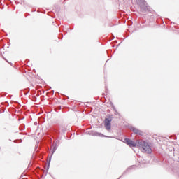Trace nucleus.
Segmentation results:
<instances>
[{
    "instance_id": "obj_5",
    "label": "nucleus",
    "mask_w": 179,
    "mask_h": 179,
    "mask_svg": "<svg viewBox=\"0 0 179 179\" xmlns=\"http://www.w3.org/2000/svg\"><path fill=\"white\" fill-rule=\"evenodd\" d=\"M131 131H133L134 134H136V135H142V131L135 127H132Z\"/></svg>"
},
{
    "instance_id": "obj_3",
    "label": "nucleus",
    "mask_w": 179,
    "mask_h": 179,
    "mask_svg": "<svg viewBox=\"0 0 179 179\" xmlns=\"http://www.w3.org/2000/svg\"><path fill=\"white\" fill-rule=\"evenodd\" d=\"M124 143H127V145H128V146H129L130 148L136 147V143H135V141H133L129 138H124Z\"/></svg>"
},
{
    "instance_id": "obj_6",
    "label": "nucleus",
    "mask_w": 179,
    "mask_h": 179,
    "mask_svg": "<svg viewBox=\"0 0 179 179\" xmlns=\"http://www.w3.org/2000/svg\"><path fill=\"white\" fill-rule=\"evenodd\" d=\"M92 135H93L94 136H100L101 138L104 137V135H103V134L99 133V132H97V131H94V132L92 134Z\"/></svg>"
},
{
    "instance_id": "obj_7",
    "label": "nucleus",
    "mask_w": 179,
    "mask_h": 179,
    "mask_svg": "<svg viewBox=\"0 0 179 179\" xmlns=\"http://www.w3.org/2000/svg\"><path fill=\"white\" fill-rule=\"evenodd\" d=\"M53 146H54V148H53L52 155H53V153L55 152V150H57L56 145H55V144H53Z\"/></svg>"
},
{
    "instance_id": "obj_1",
    "label": "nucleus",
    "mask_w": 179,
    "mask_h": 179,
    "mask_svg": "<svg viewBox=\"0 0 179 179\" xmlns=\"http://www.w3.org/2000/svg\"><path fill=\"white\" fill-rule=\"evenodd\" d=\"M137 146H138V148H141L142 149V152H144L145 153H148V155H150V153H152V148H150L149 143L143 140L138 141Z\"/></svg>"
},
{
    "instance_id": "obj_2",
    "label": "nucleus",
    "mask_w": 179,
    "mask_h": 179,
    "mask_svg": "<svg viewBox=\"0 0 179 179\" xmlns=\"http://www.w3.org/2000/svg\"><path fill=\"white\" fill-rule=\"evenodd\" d=\"M111 118L108 117L105 119L104 127L107 131H110L111 129Z\"/></svg>"
},
{
    "instance_id": "obj_4",
    "label": "nucleus",
    "mask_w": 179,
    "mask_h": 179,
    "mask_svg": "<svg viewBox=\"0 0 179 179\" xmlns=\"http://www.w3.org/2000/svg\"><path fill=\"white\" fill-rule=\"evenodd\" d=\"M141 0H137V3H138L141 10H146V1L141 0V1H139Z\"/></svg>"
}]
</instances>
